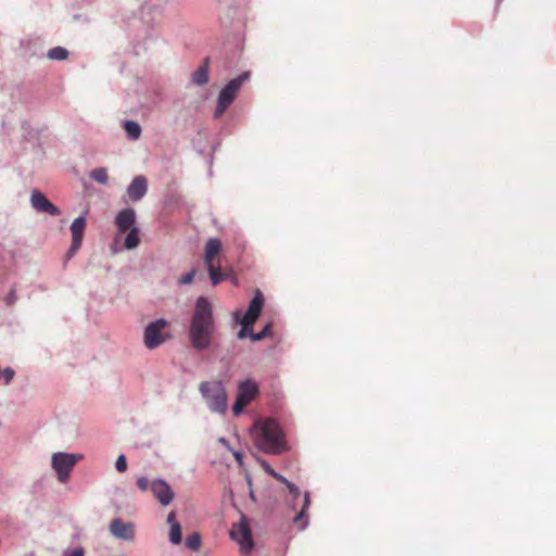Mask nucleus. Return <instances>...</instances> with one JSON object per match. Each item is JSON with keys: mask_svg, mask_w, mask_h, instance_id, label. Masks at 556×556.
<instances>
[{"mask_svg": "<svg viewBox=\"0 0 556 556\" xmlns=\"http://www.w3.org/2000/svg\"><path fill=\"white\" fill-rule=\"evenodd\" d=\"M167 326L168 321L164 318L150 323L143 333L144 345L153 350L163 344L169 338V334L164 331Z\"/></svg>", "mask_w": 556, "mask_h": 556, "instance_id": "423d86ee", "label": "nucleus"}, {"mask_svg": "<svg viewBox=\"0 0 556 556\" xmlns=\"http://www.w3.org/2000/svg\"><path fill=\"white\" fill-rule=\"evenodd\" d=\"M271 333V325L270 324H267L262 331L257 332V333H254V332H251L250 333V339L253 341V342H257V341H261L263 339H265L266 337H269Z\"/></svg>", "mask_w": 556, "mask_h": 556, "instance_id": "393cba45", "label": "nucleus"}, {"mask_svg": "<svg viewBox=\"0 0 556 556\" xmlns=\"http://www.w3.org/2000/svg\"><path fill=\"white\" fill-rule=\"evenodd\" d=\"M83 459L81 454L58 452L52 455L51 465L61 482H66L75 465Z\"/></svg>", "mask_w": 556, "mask_h": 556, "instance_id": "39448f33", "label": "nucleus"}, {"mask_svg": "<svg viewBox=\"0 0 556 556\" xmlns=\"http://www.w3.org/2000/svg\"><path fill=\"white\" fill-rule=\"evenodd\" d=\"M241 325H242V328L238 332V338L243 339L245 337H250V333L252 331L249 330V327H251L252 325H244V324H241Z\"/></svg>", "mask_w": 556, "mask_h": 556, "instance_id": "c756f323", "label": "nucleus"}, {"mask_svg": "<svg viewBox=\"0 0 556 556\" xmlns=\"http://www.w3.org/2000/svg\"><path fill=\"white\" fill-rule=\"evenodd\" d=\"M210 278L214 286L218 285L223 280V274L219 267H216L214 264L206 265Z\"/></svg>", "mask_w": 556, "mask_h": 556, "instance_id": "5701e85b", "label": "nucleus"}, {"mask_svg": "<svg viewBox=\"0 0 556 556\" xmlns=\"http://www.w3.org/2000/svg\"><path fill=\"white\" fill-rule=\"evenodd\" d=\"M90 177L93 180H96L97 182L102 184V185H105L108 182V180H109V176H108L106 169L103 168V167H99V168L93 169L90 173Z\"/></svg>", "mask_w": 556, "mask_h": 556, "instance_id": "4be33fe9", "label": "nucleus"}, {"mask_svg": "<svg viewBox=\"0 0 556 556\" xmlns=\"http://www.w3.org/2000/svg\"><path fill=\"white\" fill-rule=\"evenodd\" d=\"M309 505H311L309 494L307 492H305L302 508H301L300 513L293 519L294 523L302 522L300 525L301 529H304L307 523V520L305 519V511L308 509Z\"/></svg>", "mask_w": 556, "mask_h": 556, "instance_id": "a211bd4d", "label": "nucleus"}, {"mask_svg": "<svg viewBox=\"0 0 556 556\" xmlns=\"http://www.w3.org/2000/svg\"><path fill=\"white\" fill-rule=\"evenodd\" d=\"M255 445L265 453L279 454L287 448L283 433L274 419L260 420L254 425Z\"/></svg>", "mask_w": 556, "mask_h": 556, "instance_id": "f03ea898", "label": "nucleus"}, {"mask_svg": "<svg viewBox=\"0 0 556 556\" xmlns=\"http://www.w3.org/2000/svg\"><path fill=\"white\" fill-rule=\"evenodd\" d=\"M110 532L117 539L132 541L135 538L134 525L115 518L110 523Z\"/></svg>", "mask_w": 556, "mask_h": 556, "instance_id": "f8f14e48", "label": "nucleus"}, {"mask_svg": "<svg viewBox=\"0 0 556 556\" xmlns=\"http://www.w3.org/2000/svg\"><path fill=\"white\" fill-rule=\"evenodd\" d=\"M30 204L38 213L59 216L61 211L41 191L35 189L30 195Z\"/></svg>", "mask_w": 556, "mask_h": 556, "instance_id": "9d476101", "label": "nucleus"}, {"mask_svg": "<svg viewBox=\"0 0 556 556\" xmlns=\"http://www.w3.org/2000/svg\"><path fill=\"white\" fill-rule=\"evenodd\" d=\"M264 306V296L260 290H256L249 307L241 318L240 323L244 325H253L258 318Z\"/></svg>", "mask_w": 556, "mask_h": 556, "instance_id": "9b49d317", "label": "nucleus"}, {"mask_svg": "<svg viewBox=\"0 0 556 556\" xmlns=\"http://www.w3.org/2000/svg\"><path fill=\"white\" fill-rule=\"evenodd\" d=\"M136 223V213L132 208H125L122 210L116 218H115V225L118 229V232L124 233L131 228H136L134 225Z\"/></svg>", "mask_w": 556, "mask_h": 556, "instance_id": "2eb2a0df", "label": "nucleus"}, {"mask_svg": "<svg viewBox=\"0 0 556 556\" xmlns=\"http://www.w3.org/2000/svg\"><path fill=\"white\" fill-rule=\"evenodd\" d=\"M167 522L172 526L173 522H177L176 521V514L175 511H170L167 516Z\"/></svg>", "mask_w": 556, "mask_h": 556, "instance_id": "72a5a7b5", "label": "nucleus"}, {"mask_svg": "<svg viewBox=\"0 0 556 556\" xmlns=\"http://www.w3.org/2000/svg\"><path fill=\"white\" fill-rule=\"evenodd\" d=\"M68 56V51L63 47H54L48 51L50 60L63 61Z\"/></svg>", "mask_w": 556, "mask_h": 556, "instance_id": "aec40b11", "label": "nucleus"}, {"mask_svg": "<svg viewBox=\"0 0 556 556\" xmlns=\"http://www.w3.org/2000/svg\"><path fill=\"white\" fill-rule=\"evenodd\" d=\"M128 231L129 232H128V235L125 238L124 247L127 250H132V249L137 248L139 245V242H140L139 229L136 227V228H131Z\"/></svg>", "mask_w": 556, "mask_h": 556, "instance_id": "6ab92c4d", "label": "nucleus"}, {"mask_svg": "<svg viewBox=\"0 0 556 556\" xmlns=\"http://www.w3.org/2000/svg\"><path fill=\"white\" fill-rule=\"evenodd\" d=\"M216 330L212 305L204 296L198 298L190 321L189 340L197 351L207 350Z\"/></svg>", "mask_w": 556, "mask_h": 556, "instance_id": "f257e3e1", "label": "nucleus"}, {"mask_svg": "<svg viewBox=\"0 0 556 556\" xmlns=\"http://www.w3.org/2000/svg\"><path fill=\"white\" fill-rule=\"evenodd\" d=\"M151 491L155 498L163 505L167 506L174 498V492L172 488L161 479L153 480L151 482Z\"/></svg>", "mask_w": 556, "mask_h": 556, "instance_id": "ddd939ff", "label": "nucleus"}, {"mask_svg": "<svg viewBox=\"0 0 556 556\" xmlns=\"http://www.w3.org/2000/svg\"><path fill=\"white\" fill-rule=\"evenodd\" d=\"M87 222L84 216H79L71 225L72 244L66 252V261L73 257L76 252L80 249L83 243L84 233L86 230Z\"/></svg>", "mask_w": 556, "mask_h": 556, "instance_id": "1a4fd4ad", "label": "nucleus"}, {"mask_svg": "<svg viewBox=\"0 0 556 556\" xmlns=\"http://www.w3.org/2000/svg\"><path fill=\"white\" fill-rule=\"evenodd\" d=\"M230 536L240 545L242 553L248 554L252 551L254 543L250 527L244 518L240 522L232 526L230 530Z\"/></svg>", "mask_w": 556, "mask_h": 556, "instance_id": "6e6552de", "label": "nucleus"}, {"mask_svg": "<svg viewBox=\"0 0 556 556\" xmlns=\"http://www.w3.org/2000/svg\"><path fill=\"white\" fill-rule=\"evenodd\" d=\"M258 394L257 384L251 379H247L238 387V394L236 402L232 406V413L239 416L243 408L251 403V401Z\"/></svg>", "mask_w": 556, "mask_h": 556, "instance_id": "0eeeda50", "label": "nucleus"}, {"mask_svg": "<svg viewBox=\"0 0 556 556\" xmlns=\"http://www.w3.org/2000/svg\"><path fill=\"white\" fill-rule=\"evenodd\" d=\"M169 541L173 544H179L181 542V527L178 522H173L170 526Z\"/></svg>", "mask_w": 556, "mask_h": 556, "instance_id": "b1692460", "label": "nucleus"}, {"mask_svg": "<svg viewBox=\"0 0 556 556\" xmlns=\"http://www.w3.org/2000/svg\"><path fill=\"white\" fill-rule=\"evenodd\" d=\"M65 556H85V549L83 547H77L71 552H65Z\"/></svg>", "mask_w": 556, "mask_h": 556, "instance_id": "473e14b6", "label": "nucleus"}, {"mask_svg": "<svg viewBox=\"0 0 556 556\" xmlns=\"http://www.w3.org/2000/svg\"><path fill=\"white\" fill-rule=\"evenodd\" d=\"M235 457H236V459H237V462H238L239 464H241V463H242V458H241V455H240L239 453H235Z\"/></svg>", "mask_w": 556, "mask_h": 556, "instance_id": "c9c22d12", "label": "nucleus"}, {"mask_svg": "<svg viewBox=\"0 0 556 556\" xmlns=\"http://www.w3.org/2000/svg\"><path fill=\"white\" fill-rule=\"evenodd\" d=\"M285 484L287 485L289 492L294 496V497H298L300 495V490L291 482H289L288 480L285 481Z\"/></svg>", "mask_w": 556, "mask_h": 556, "instance_id": "7c9ffc66", "label": "nucleus"}, {"mask_svg": "<svg viewBox=\"0 0 556 556\" xmlns=\"http://www.w3.org/2000/svg\"><path fill=\"white\" fill-rule=\"evenodd\" d=\"M201 538L198 533H192L186 539V546L192 551L199 549Z\"/></svg>", "mask_w": 556, "mask_h": 556, "instance_id": "a878e982", "label": "nucleus"}, {"mask_svg": "<svg viewBox=\"0 0 556 556\" xmlns=\"http://www.w3.org/2000/svg\"><path fill=\"white\" fill-rule=\"evenodd\" d=\"M115 467L118 472H125L127 470V460L125 455H119L115 462Z\"/></svg>", "mask_w": 556, "mask_h": 556, "instance_id": "cd10ccee", "label": "nucleus"}, {"mask_svg": "<svg viewBox=\"0 0 556 556\" xmlns=\"http://www.w3.org/2000/svg\"><path fill=\"white\" fill-rule=\"evenodd\" d=\"M250 78V73L244 72L238 77L231 79L219 92L218 99H217V105L214 113V117L218 118L220 117L225 111L230 106V104L233 102L239 89L243 85L244 81H247Z\"/></svg>", "mask_w": 556, "mask_h": 556, "instance_id": "20e7f679", "label": "nucleus"}, {"mask_svg": "<svg viewBox=\"0 0 556 556\" xmlns=\"http://www.w3.org/2000/svg\"><path fill=\"white\" fill-rule=\"evenodd\" d=\"M222 251V242L217 238H210L205 244L204 262L205 265L214 264L215 257Z\"/></svg>", "mask_w": 556, "mask_h": 556, "instance_id": "dca6fc26", "label": "nucleus"}, {"mask_svg": "<svg viewBox=\"0 0 556 556\" xmlns=\"http://www.w3.org/2000/svg\"><path fill=\"white\" fill-rule=\"evenodd\" d=\"M14 300H15V292H14V290H11L10 294H9L8 303L12 304L14 302Z\"/></svg>", "mask_w": 556, "mask_h": 556, "instance_id": "f704fd0d", "label": "nucleus"}, {"mask_svg": "<svg viewBox=\"0 0 556 556\" xmlns=\"http://www.w3.org/2000/svg\"><path fill=\"white\" fill-rule=\"evenodd\" d=\"M266 471L271 476L274 477L276 480L280 481V482H283L287 480L285 477H282L281 475L277 473L274 469H271L270 467H266Z\"/></svg>", "mask_w": 556, "mask_h": 556, "instance_id": "2f4dec72", "label": "nucleus"}, {"mask_svg": "<svg viewBox=\"0 0 556 556\" xmlns=\"http://www.w3.org/2000/svg\"><path fill=\"white\" fill-rule=\"evenodd\" d=\"M148 190L147 178L142 175L136 176L127 188V194L134 202L144 197Z\"/></svg>", "mask_w": 556, "mask_h": 556, "instance_id": "4468645a", "label": "nucleus"}, {"mask_svg": "<svg viewBox=\"0 0 556 556\" xmlns=\"http://www.w3.org/2000/svg\"><path fill=\"white\" fill-rule=\"evenodd\" d=\"M127 135L132 138L137 139L141 135V127L137 122L134 121H127L124 126Z\"/></svg>", "mask_w": 556, "mask_h": 556, "instance_id": "412c9836", "label": "nucleus"}, {"mask_svg": "<svg viewBox=\"0 0 556 556\" xmlns=\"http://www.w3.org/2000/svg\"><path fill=\"white\" fill-rule=\"evenodd\" d=\"M208 58L203 60L202 65L193 72L192 74V83L198 86H203L208 81Z\"/></svg>", "mask_w": 556, "mask_h": 556, "instance_id": "f3484780", "label": "nucleus"}, {"mask_svg": "<svg viewBox=\"0 0 556 556\" xmlns=\"http://www.w3.org/2000/svg\"><path fill=\"white\" fill-rule=\"evenodd\" d=\"M199 390L212 412L224 414L227 410V393L220 381H204Z\"/></svg>", "mask_w": 556, "mask_h": 556, "instance_id": "7ed1b4c3", "label": "nucleus"}, {"mask_svg": "<svg viewBox=\"0 0 556 556\" xmlns=\"http://www.w3.org/2000/svg\"><path fill=\"white\" fill-rule=\"evenodd\" d=\"M194 276H195V269H192L189 273L180 276L178 279V283L179 285H189L193 281Z\"/></svg>", "mask_w": 556, "mask_h": 556, "instance_id": "bb28decb", "label": "nucleus"}, {"mask_svg": "<svg viewBox=\"0 0 556 556\" xmlns=\"http://www.w3.org/2000/svg\"><path fill=\"white\" fill-rule=\"evenodd\" d=\"M137 485L141 491H147L148 489L151 490V482L144 477L138 478Z\"/></svg>", "mask_w": 556, "mask_h": 556, "instance_id": "c85d7f7f", "label": "nucleus"}]
</instances>
